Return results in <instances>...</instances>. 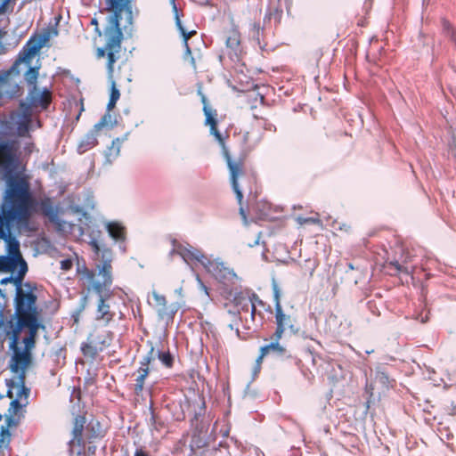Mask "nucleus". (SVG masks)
I'll return each instance as SVG.
<instances>
[{
    "instance_id": "ea45409f",
    "label": "nucleus",
    "mask_w": 456,
    "mask_h": 456,
    "mask_svg": "<svg viewBox=\"0 0 456 456\" xmlns=\"http://www.w3.org/2000/svg\"><path fill=\"white\" fill-rule=\"evenodd\" d=\"M157 355L160 362L167 368H171L174 364V358L169 352H158Z\"/></svg>"
},
{
    "instance_id": "338daca9",
    "label": "nucleus",
    "mask_w": 456,
    "mask_h": 456,
    "mask_svg": "<svg viewBox=\"0 0 456 456\" xmlns=\"http://www.w3.org/2000/svg\"><path fill=\"white\" fill-rule=\"evenodd\" d=\"M5 34V30H0V37H2Z\"/></svg>"
},
{
    "instance_id": "bb28decb",
    "label": "nucleus",
    "mask_w": 456,
    "mask_h": 456,
    "mask_svg": "<svg viewBox=\"0 0 456 456\" xmlns=\"http://www.w3.org/2000/svg\"><path fill=\"white\" fill-rule=\"evenodd\" d=\"M184 46H185V54L184 59L189 58L190 63L194 69H196V61L195 59L191 56V49L189 45V39L196 35L197 30H181Z\"/></svg>"
},
{
    "instance_id": "20e7f679",
    "label": "nucleus",
    "mask_w": 456,
    "mask_h": 456,
    "mask_svg": "<svg viewBox=\"0 0 456 456\" xmlns=\"http://www.w3.org/2000/svg\"><path fill=\"white\" fill-rule=\"evenodd\" d=\"M51 32H53L54 35L58 34V30H44L43 33L36 31L20 52L18 59L15 61L12 68L8 71L3 73L8 74V84H6L5 89L9 92L8 94H4V96L12 97L13 95V90H12L11 87L19 88L17 84L11 81L10 75L12 72L19 73L17 69L20 63H24L26 67L28 68L25 73V80L27 83L32 86L36 85L38 77V69L31 67V61L50 40Z\"/></svg>"
},
{
    "instance_id": "09e8293b",
    "label": "nucleus",
    "mask_w": 456,
    "mask_h": 456,
    "mask_svg": "<svg viewBox=\"0 0 456 456\" xmlns=\"http://www.w3.org/2000/svg\"><path fill=\"white\" fill-rule=\"evenodd\" d=\"M73 263L70 259H64L61 261V268L64 271H69L72 268Z\"/></svg>"
},
{
    "instance_id": "774afa93",
    "label": "nucleus",
    "mask_w": 456,
    "mask_h": 456,
    "mask_svg": "<svg viewBox=\"0 0 456 456\" xmlns=\"http://www.w3.org/2000/svg\"><path fill=\"white\" fill-rule=\"evenodd\" d=\"M3 416L0 414V420H2Z\"/></svg>"
},
{
    "instance_id": "a211bd4d",
    "label": "nucleus",
    "mask_w": 456,
    "mask_h": 456,
    "mask_svg": "<svg viewBox=\"0 0 456 456\" xmlns=\"http://www.w3.org/2000/svg\"><path fill=\"white\" fill-rule=\"evenodd\" d=\"M40 212L43 216H46L51 223H53L58 230H64L66 223L59 217L58 210L53 206L50 198L43 199L39 202Z\"/></svg>"
},
{
    "instance_id": "b1692460",
    "label": "nucleus",
    "mask_w": 456,
    "mask_h": 456,
    "mask_svg": "<svg viewBox=\"0 0 456 456\" xmlns=\"http://www.w3.org/2000/svg\"><path fill=\"white\" fill-rule=\"evenodd\" d=\"M92 341H95L101 345V351H103L105 348L110 346L114 334L110 330H105L101 333H93L89 336Z\"/></svg>"
},
{
    "instance_id": "412c9836",
    "label": "nucleus",
    "mask_w": 456,
    "mask_h": 456,
    "mask_svg": "<svg viewBox=\"0 0 456 456\" xmlns=\"http://www.w3.org/2000/svg\"><path fill=\"white\" fill-rule=\"evenodd\" d=\"M102 426L97 420H91L85 424L84 439L87 444H92L97 438L102 437Z\"/></svg>"
},
{
    "instance_id": "cd10ccee",
    "label": "nucleus",
    "mask_w": 456,
    "mask_h": 456,
    "mask_svg": "<svg viewBox=\"0 0 456 456\" xmlns=\"http://www.w3.org/2000/svg\"><path fill=\"white\" fill-rule=\"evenodd\" d=\"M176 313V307L174 305H165L158 308L159 319L164 322L166 324L173 322L175 314Z\"/></svg>"
},
{
    "instance_id": "5fc2aeb1",
    "label": "nucleus",
    "mask_w": 456,
    "mask_h": 456,
    "mask_svg": "<svg viewBox=\"0 0 456 456\" xmlns=\"http://www.w3.org/2000/svg\"><path fill=\"white\" fill-rule=\"evenodd\" d=\"M134 456H150V454L148 453V452L142 450V448L140 449H137L134 452Z\"/></svg>"
},
{
    "instance_id": "a18cd8bd",
    "label": "nucleus",
    "mask_w": 456,
    "mask_h": 456,
    "mask_svg": "<svg viewBox=\"0 0 456 456\" xmlns=\"http://www.w3.org/2000/svg\"><path fill=\"white\" fill-rule=\"evenodd\" d=\"M119 97H120L119 90L116 87L115 82L112 81L110 98L112 99L113 101H117L118 102Z\"/></svg>"
},
{
    "instance_id": "aec40b11",
    "label": "nucleus",
    "mask_w": 456,
    "mask_h": 456,
    "mask_svg": "<svg viewBox=\"0 0 456 456\" xmlns=\"http://www.w3.org/2000/svg\"><path fill=\"white\" fill-rule=\"evenodd\" d=\"M7 242V251L8 254L6 256L12 257V259L18 263L19 267H22V265H25V269L28 270L27 262L22 257V255L20 250V243L19 241L14 238L10 236L7 240H5Z\"/></svg>"
},
{
    "instance_id": "c756f323",
    "label": "nucleus",
    "mask_w": 456,
    "mask_h": 456,
    "mask_svg": "<svg viewBox=\"0 0 456 456\" xmlns=\"http://www.w3.org/2000/svg\"><path fill=\"white\" fill-rule=\"evenodd\" d=\"M52 102V93L48 89H44L41 94L33 99L32 103L37 107L46 110Z\"/></svg>"
},
{
    "instance_id": "3c124183",
    "label": "nucleus",
    "mask_w": 456,
    "mask_h": 456,
    "mask_svg": "<svg viewBox=\"0 0 456 456\" xmlns=\"http://www.w3.org/2000/svg\"><path fill=\"white\" fill-rule=\"evenodd\" d=\"M12 0H1V4H0V12H4L6 11L7 9V6L9 4V3L11 2Z\"/></svg>"
},
{
    "instance_id": "a19ab883",
    "label": "nucleus",
    "mask_w": 456,
    "mask_h": 456,
    "mask_svg": "<svg viewBox=\"0 0 456 456\" xmlns=\"http://www.w3.org/2000/svg\"><path fill=\"white\" fill-rule=\"evenodd\" d=\"M150 422L151 426L157 431H160L164 428V422L153 411L151 412Z\"/></svg>"
},
{
    "instance_id": "e2e57ef3",
    "label": "nucleus",
    "mask_w": 456,
    "mask_h": 456,
    "mask_svg": "<svg viewBox=\"0 0 456 456\" xmlns=\"http://www.w3.org/2000/svg\"><path fill=\"white\" fill-rule=\"evenodd\" d=\"M348 268H349L350 270H354V266L353 265V264H352V263H349V264H348Z\"/></svg>"
},
{
    "instance_id": "c03bdc74",
    "label": "nucleus",
    "mask_w": 456,
    "mask_h": 456,
    "mask_svg": "<svg viewBox=\"0 0 456 456\" xmlns=\"http://www.w3.org/2000/svg\"><path fill=\"white\" fill-rule=\"evenodd\" d=\"M297 222L300 224H321L320 219L317 217H301V216H299L297 218Z\"/></svg>"
},
{
    "instance_id": "9d476101",
    "label": "nucleus",
    "mask_w": 456,
    "mask_h": 456,
    "mask_svg": "<svg viewBox=\"0 0 456 456\" xmlns=\"http://www.w3.org/2000/svg\"><path fill=\"white\" fill-rule=\"evenodd\" d=\"M72 424L71 438L68 443V451L69 455L76 454L77 456H89L86 449V444L87 442L84 439L86 416L82 414L76 415L73 419Z\"/></svg>"
},
{
    "instance_id": "052dcab7",
    "label": "nucleus",
    "mask_w": 456,
    "mask_h": 456,
    "mask_svg": "<svg viewBox=\"0 0 456 456\" xmlns=\"http://www.w3.org/2000/svg\"><path fill=\"white\" fill-rule=\"evenodd\" d=\"M33 143L31 144H28L27 147H26V151L30 153L32 151V148H33Z\"/></svg>"
},
{
    "instance_id": "e433bc0d",
    "label": "nucleus",
    "mask_w": 456,
    "mask_h": 456,
    "mask_svg": "<svg viewBox=\"0 0 456 456\" xmlns=\"http://www.w3.org/2000/svg\"><path fill=\"white\" fill-rule=\"evenodd\" d=\"M317 265H318L314 259L308 258L305 260L300 266L304 274L308 275V277L312 278L314 276V273Z\"/></svg>"
},
{
    "instance_id": "5701e85b",
    "label": "nucleus",
    "mask_w": 456,
    "mask_h": 456,
    "mask_svg": "<svg viewBox=\"0 0 456 456\" xmlns=\"http://www.w3.org/2000/svg\"><path fill=\"white\" fill-rule=\"evenodd\" d=\"M28 273V269H25V265L22 267H19L18 272L15 275H11L9 277H5L0 281L1 285H5L7 283H12L15 287V290L24 282V278Z\"/></svg>"
},
{
    "instance_id": "473e14b6",
    "label": "nucleus",
    "mask_w": 456,
    "mask_h": 456,
    "mask_svg": "<svg viewBox=\"0 0 456 456\" xmlns=\"http://www.w3.org/2000/svg\"><path fill=\"white\" fill-rule=\"evenodd\" d=\"M387 268L392 270L391 274L394 275L401 273L410 274L413 272V270L406 265V261H404L403 264H400L398 261H391L387 264Z\"/></svg>"
},
{
    "instance_id": "603ef678",
    "label": "nucleus",
    "mask_w": 456,
    "mask_h": 456,
    "mask_svg": "<svg viewBox=\"0 0 456 456\" xmlns=\"http://www.w3.org/2000/svg\"><path fill=\"white\" fill-rule=\"evenodd\" d=\"M86 449V452L89 456H95L96 447L94 445H88Z\"/></svg>"
},
{
    "instance_id": "dca6fc26",
    "label": "nucleus",
    "mask_w": 456,
    "mask_h": 456,
    "mask_svg": "<svg viewBox=\"0 0 456 456\" xmlns=\"http://www.w3.org/2000/svg\"><path fill=\"white\" fill-rule=\"evenodd\" d=\"M203 267L208 273L215 277V279L221 282L230 281L235 276L233 271L225 266L223 262H220L217 259H213L209 256Z\"/></svg>"
},
{
    "instance_id": "c85d7f7f",
    "label": "nucleus",
    "mask_w": 456,
    "mask_h": 456,
    "mask_svg": "<svg viewBox=\"0 0 456 456\" xmlns=\"http://www.w3.org/2000/svg\"><path fill=\"white\" fill-rule=\"evenodd\" d=\"M122 142V139L116 138L112 141L111 145L107 149L105 157L109 163H111L119 155Z\"/></svg>"
},
{
    "instance_id": "72a5a7b5",
    "label": "nucleus",
    "mask_w": 456,
    "mask_h": 456,
    "mask_svg": "<svg viewBox=\"0 0 456 456\" xmlns=\"http://www.w3.org/2000/svg\"><path fill=\"white\" fill-rule=\"evenodd\" d=\"M29 222L24 225H19L16 223L8 224L4 217V214L2 213V219H0V239L7 240L12 236L10 232V226L16 225L19 228H26L28 225Z\"/></svg>"
},
{
    "instance_id": "79ce46f5",
    "label": "nucleus",
    "mask_w": 456,
    "mask_h": 456,
    "mask_svg": "<svg viewBox=\"0 0 456 456\" xmlns=\"http://www.w3.org/2000/svg\"><path fill=\"white\" fill-rule=\"evenodd\" d=\"M375 379L376 382L380 383L386 388H388L390 387L389 378L385 372H378Z\"/></svg>"
},
{
    "instance_id": "4468645a",
    "label": "nucleus",
    "mask_w": 456,
    "mask_h": 456,
    "mask_svg": "<svg viewBox=\"0 0 456 456\" xmlns=\"http://www.w3.org/2000/svg\"><path fill=\"white\" fill-rule=\"evenodd\" d=\"M201 102L203 103V112L206 116L205 125L208 126L210 128V134H212L216 140L218 142L220 146L223 148V152L224 151H228L225 147L224 137L219 132L217 128V120H216V110H213L208 103V100L204 94H201Z\"/></svg>"
},
{
    "instance_id": "c9c22d12",
    "label": "nucleus",
    "mask_w": 456,
    "mask_h": 456,
    "mask_svg": "<svg viewBox=\"0 0 456 456\" xmlns=\"http://www.w3.org/2000/svg\"><path fill=\"white\" fill-rule=\"evenodd\" d=\"M240 44V33L239 30H230L226 37V45L232 49H237Z\"/></svg>"
},
{
    "instance_id": "13d9d810",
    "label": "nucleus",
    "mask_w": 456,
    "mask_h": 456,
    "mask_svg": "<svg viewBox=\"0 0 456 456\" xmlns=\"http://www.w3.org/2000/svg\"><path fill=\"white\" fill-rule=\"evenodd\" d=\"M442 20H443V27H444V28H450L449 21L447 20H445V19H443Z\"/></svg>"
},
{
    "instance_id": "423d86ee",
    "label": "nucleus",
    "mask_w": 456,
    "mask_h": 456,
    "mask_svg": "<svg viewBox=\"0 0 456 456\" xmlns=\"http://www.w3.org/2000/svg\"><path fill=\"white\" fill-rule=\"evenodd\" d=\"M0 328L4 330L10 339V346H16L20 342V332L23 329L28 330V336L34 339L37 338L39 330H45L41 316L35 315L13 321V317L8 319L4 314V305H0Z\"/></svg>"
},
{
    "instance_id": "7c9ffc66",
    "label": "nucleus",
    "mask_w": 456,
    "mask_h": 456,
    "mask_svg": "<svg viewBox=\"0 0 456 456\" xmlns=\"http://www.w3.org/2000/svg\"><path fill=\"white\" fill-rule=\"evenodd\" d=\"M19 269V265L12 257L6 255L0 256V273H13Z\"/></svg>"
},
{
    "instance_id": "ddd939ff",
    "label": "nucleus",
    "mask_w": 456,
    "mask_h": 456,
    "mask_svg": "<svg viewBox=\"0 0 456 456\" xmlns=\"http://www.w3.org/2000/svg\"><path fill=\"white\" fill-rule=\"evenodd\" d=\"M173 245L172 254L180 256L188 265L200 264L203 266L208 257L201 250L189 244L183 245L174 240Z\"/></svg>"
},
{
    "instance_id": "f704fd0d",
    "label": "nucleus",
    "mask_w": 456,
    "mask_h": 456,
    "mask_svg": "<svg viewBox=\"0 0 456 456\" xmlns=\"http://www.w3.org/2000/svg\"><path fill=\"white\" fill-rule=\"evenodd\" d=\"M29 388L25 386V381L23 383H19L18 390H17V397L14 400H18L21 404V408L28 403V397L29 395Z\"/></svg>"
},
{
    "instance_id": "69168bd1",
    "label": "nucleus",
    "mask_w": 456,
    "mask_h": 456,
    "mask_svg": "<svg viewBox=\"0 0 456 456\" xmlns=\"http://www.w3.org/2000/svg\"><path fill=\"white\" fill-rule=\"evenodd\" d=\"M91 24H93V25H97V21H96V20H95V19H93V20H91Z\"/></svg>"
},
{
    "instance_id": "1a4fd4ad",
    "label": "nucleus",
    "mask_w": 456,
    "mask_h": 456,
    "mask_svg": "<svg viewBox=\"0 0 456 456\" xmlns=\"http://www.w3.org/2000/svg\"><path fill=\"white\" fill-rule=\"evenodd\" d=\"M131 0H105L108 10L111 11L107 28H128L133 25Z\"/></svg>"
},
{
    "instance_id": "680f3d73",
    "label": "nucleus",
    "mask_w": 456,
    "mask_h": 456,
    "mask_svg": "<svg viewBox=\"0 0 456 456\" xmlns=\"http://www.w3.org/2000/svg\"><path fill=\"white\" fill-rule=\"evenodd\" d=\"M452 39L456 43V32L453 31L452 34Z\"/></svg>"
},
{
    "instance_id": "4be33fe9",
    "label": "nucleus",
    "mask_w": 456,
    "mask_h": 456,
    "mask_svg": "<svg viewBox=\"0 0 456 456\" xmlns=\"http://www.w3.org/2000/svg\"><path fill=\"white\" fill-rule=\"evenodd\" d=\"M259 129H263L264 131L272 132V133H274L276 131L275 126L272 122H270L268 119H266L265 118H258V117L255 116V122L252 125V129H251V131H248L249 133L250 140H255L257 137L262 138L261 134L253 136L254 131L259 130ZM262 139H260V141Z\"/></svg>"
},
{
    "instance_id": "39448f33",
    "label": "nucleus",
    "mask_w": 456,
    "mask_h": 456,
    "mask_svg": "<svg viewBox=\"0 0 456 456\" xmlns=\"http://www.w3.org/2000/svg\"><path fill=\"white\" fill-rule=\"evenodd\" d=\"M94 45L95 55L98 59L107 56V69L111 75L114 65L118 59V53L121 51V44L124 39L123 30H95Z\"/></svg>"
},
{
    "instance_id": "37998d69",
    "label": "nucleus",
    "mask_w": 456,
    "mask_h": 456,
    "mask_svg": "<svg viewBox=\"0 0 456 456\" xmlns=\"http://www.w3.org/2000/svg\"><path fill=\"white\" fill-rule=\"evenodd\" d=\"M8 84V74H0V99L4 97V94H8V90L5 89V86Z\"/></svg>"
},
{
    "instance_id": "bf43d9fd",
    "label": "nucleus",
    "mask_w": 456,
    "mask_h": 456,
    "mask_svg": "<svg viewBox=\"0 0 456 456\" xmlns=\"http://www.w3.org/2000/svg\"><path fill=\"white\" fill-rule=\"evenodd\" d=\"M176 26H177V28H178L179 29L183 28L182 27V25H181V21H180V20H179L178 16H176Z\"/></svg>"
},
{
    "instance_id": "f03ea898",
    "label": "nucleus",
    "mask_w": 456,
    "mask_h": 456,
    "mask_svg": "<svg viewBox=\"0 0 456 456\" xmlns=\"http://www.w3.org/2000/svg\"><path fill=\"white\" fill-rule=\"evenodd\" d=\"M236 139L239 148L238 155L232 157L229 151H224V159L230 173L232 188L240 205V214L243 221L247 223V212L242 206L243 191L251 192L252 187L256 183V177L247 173L245 161L248 154L258 145L261 138L250 140L249 133L244 132L240 133Z\"/></svg>"
},
{
    "instance_id": "9b49d317",
    "label": "nucleus",
    "mask_w": 456,
    "mask_h": 456,
    "mask_svg": "<svg viewBox=\"0 0 456 456\" xmlns=\"http://www.w3.org/2000/svg\"><path fill=\"white\" fill-rule=\"evenodd\" d=\"M274 310L276 323V329L274 333H276V338H281L286 330H289L292 335H298L300 332V327L297 324L296 317L291 314H287L283 311L282 306L278 298L275 304Z\"/></svg>"
},
{
    "instance_id": "8fccbe9b",
    "label": "nucleus",
    "mask_w": 456,
    "mask_h": 456,
    "mask_svg": "<svg viewBox=\"0 0 456 456\" xmlns=\"http://www.w3.org/2000/svg\"><path fill=\"white\" fill-rule=\"evenodd\" d=\"M90 245H91L94 252L95 254L99 255L100 252H101V248H100V246H99L98 242L96 240H93V241L90 242Z\"/></svg>"
},
{
    "instance_id": "2eb2a0df",
    "label": "nucleus",
    "mask_w": 456,
    "mask_h": 456,
    "mask_svg": "<svg viewBox=\"0 0 456 456\" xmlns=\"http://www.w3.org/2000/svg\"><path fill=\"white\" fill-rule=\"evenodd\" d=\"M155 360L154 347L151 346L146 355L142 357L140 362V367L137 370V378L134 385V393L136 396H141L144 388V383L147 376L150 373V364Z\"/></svg>"
},
{
    "instance_id": "7ed1b4c3",
    "label": "nucleus",
    "mask_w": 456,
    "mask_h": 456,
    "mask_svg": "<svg viewBox=\"0 0 456 456\" xmlns=\"http://www.w3.org/2000/svg\"><path fill=\"white\" fill-rule=\"evenodd\" d=\"M101 258V263L96 265V269L98 276L102 277V281L95 280V273L92 270L86 269L85 274L93 289L99 295L94 319L99 323L108 326L114 321L117 314L118 320H123L125 315L122 311H117L115 305L111 304V295L110 293L103 295L104 292L110 290L113 281L112 251L109 248L102 250Z\"/></svg>"
},
{
    "instance_id": "864d4df0",
    "label": "nucleus",
    "mask_w": 456,
    "mask_h": 456,
    "mask_svg": "<svg viewBox=\"0 0 456 456\" xmlns=\"http://www.w3.org/2000/svg\"><path fill=\"white\" fill-rule=\"evenodd\" d=\"M356 25H357L358 27H365V26H368V25H369V23H368L367 19H366L365 17H362V18H360V19L358 20V21H357Z\"/></svg>"
},
{
    "instance_id": "58836bf2",
    "label": "nucleus",
    "mask_w": 456,
    "mask_h": 456,
    "mask_svg": "<svg viewBox=\"0 0 456 456\" xmlns=\"http://www.w3.org/2000/svg\"><path fill=\"white\" fill-rule=\"evenodd\" d=\"M251 300H253V301L250 304V307H249L250 315H251L252 321H255L256 315L257 314L256 313V305L264 306L265 304L256 293L251 294Z\"/></svg>"
},
{
    "instance_id": "4d7b16f0",
    "label": "nucleus",
    "mask_w": 456,
    "mask_h": 456,
    "mask_svg": "<svg viewBox=\"0 0 456 456\" xmlns=\"http://www.w3.org/2000/svg\"><path fill=\"white\" fill-rule=\"evenodd\" d=\"M0 296H1V297H2V298L4 299V303H3V304H2V303H0V305H4V309H5V308H6L7 297H6V295H5V294H4V293L2 292V290H1V289H0Z\"/></svg>"
},
{
    "instance_id": "4c0bfd02",
    "label": "nucleus",
    "mask_w": 456,
    "mask_h": 456,
    "mask_svg": "<svg viewBox=\"0 0 456 456\" xmlns=\"http://www.w3.org/2000/svg\"><path fill=\"white\" fill-rule=\"evenodd\" d=\"M236 305L240 307V310L243 312H248L250 307V304L253 300H251V296L246 297L242 296L235 297L234 298Z\"/></svg>"
},
{
    "instance_id": "0e129e2a",
    "label": "nucleus",
    "mask_w": 456,
    "mask_h": 456,
    "mask_svg": "<svg viewBox=\"0 0 456 456\" xmlns=\"http://www.w3.org/2000/svg\"><path fill=\"white\" fill-rule=\"evenodd\" d=\"M7 395L10 398H12V393L11 390H8Z\"/></svg>"
},
{
    "instance_id": "f257e3e1",
    "label": "nucleus",
    "mask_w": 456,
    "mask_h": 456,
    "mask_svg": "<svg viewBox=\"0 0 456 456\" xmlns=\"http://www.w3.org/2000/svg\"><path fill=\"white\" fill-rule=\"evenodd\" d=\"M25 170L17 140L0 141V175L6 179L1 210L8 224L24 225L30 221L37 201L30 191V184L24 176L14 175Z\"/></svg>"
},
{
    "instance_id": "a878e982",
    "label": "nucleus",
    "mask_w": 456,
    "mask_h": 456,
    "mask_svg": "<svg viewBox=\"0 0 456 456\" xmlns=\"http://www.w3.org/2000/svg\"><path fill=\"white\" fill-rule=\"evenodd\" d=\"M107 231L111 238L116 240H125L126 229L117 222H110L107 224Z\"/></svg>"
},
{
    "instance_id": "2f4dec72",
    "label": "nucleus",
    "mask_w": 456,
    "mask_h": 456,
    "mask_svg": "<svg viewBox=\"0 0 456 456\" xmlns=\"http://www.w3.org/2000/svg\"><path fill=\"white\" fill-rule=\"evenodd\" d=\"M282 11L274 9L265 17V26L278 27L281 24Z\"/></svg>"
},
{
    "instance_id": "49530a36",
    "label": "nucleus",
    "mask_w": 456,
    "mask_h": 456,
    "mask_svg": "<svg viewBox=\"0 0 456 456\" xmlns=\"http://www.w3.org/2000/svg\"><path fill=\"white\" fill-rule=\"evenodd\" d=\"M23 343L25 344V349L23 351H28L34 347L35 346V343H36V339L32 338H29V337H26L23 338Z\"/></svg>"
},
{
    "instance_id": "0eeeda50",
    "label": "nucleus",
    "mask_w": 456,
    "mask_h": 456,
    "mask_svg": "<svg viewBox=\"0 0 456 456\" xmlns=\"http://www.w3.org/2000/svg\"><path fill=\"white\" fill-rule=\"evenodd\" d=\"M37 286L32 281H24L16 290L13 298L14 314L11 315L10 310L6 311L8 319L13 317L16 320L39 315L37 306Z\"/></svg>"
},
{
    "instance_id": "393cba45",
    "label": "nucleus",
    "mask_w": 456,
    "mask_h": 456,
    "mask_svg": "<svg viewBox=\"0 0 456 456\" xmlns=\"http://www.w3.org/2000/svg\"><path fill=\"white\" fill-rule=\"evenodd\" d=\"M99 345V343L92 341L91 338L88 337L87 342L82 344L81 351L85 356L94 359L102 352Z\"/></svg>"
},
{
    "instance_id": "f8f14e48",
    "label": "nucleus",
    "mask_w": 456,
    "mask_h": 456,
    "mask_svg": "<svg viewBox=\"0 0 456 456\" xmlns=\"http://www.w3.org/2000/svg\"><path fill=\"white\" fill-rule=\"evenodd\" d=\"M10 347L13 350V354L9 361V369L18 376V382L23 383L26 379V371L31 363V354L28 351H22L16 346Z\"/></svg>"
},
{
    "instance_id": "f3484780",
    "label": "nucleus",
    "mask_w": 456,
    "mask_h": 456,
    "mask_svg": "<svg viewBox=\"0 0 456 456\" xmlns=\"http://www.w3.org/2000/svg\"><path fill=\"white\" fill-rule=\"evenodd\" d=\"M107 124V116H103L101 120L94 126L93 130L89 131L80 141L78 144L79 153H84L94 147L97 143V133Z\"/></svg>"
},
{
    "instance_id": "6e6d98bb",
    "label": "nucleus",
    "mask_w": 456,
    "mask_h": 456,
    "mask_svg": "<svg viewBox=\"0 0 456 456\" xmlns=\"http://www.w3.org/2000/svg\"><path fill=\"white\" fill-rule=\"evenodd\" d=\"M116 103H117V101H113L112 99L110 98L109 102L107 104V109L109 110H112L115 107Z\"/></svg>"
},
{
    "instance_id": "de8ad7c7",
    "label": "nucleus",
    "mask_w": 456,
    "mask_h": 456,
    "mask_svg": "<svg viewBox=\"0 0 456 456\" xmlns=\"http://www.w3.org/2000/svg\"><path fill=\"white\" fill-rule=\"evenodd\" d=\"M153 297L159 307L167 305V299L164 296L154 293Z\"/></svg>"
},
{
    "instance_id": "6ab92c4d",
    "label": "nucleus",
    "mask_w": 456,
    "mask_h": 456,
    "mask_svg": "<svg viewBox=\"0 0 456 456\" xmlns=\"http://www.w3.org/2000/svg\"><path fill=\"white\" fill-rule=\"evenodd\" d=\"M272 342L268 345H265L260 348V354L256 359L257 363H261L264 357H265L270 353H274L277 355L282 356L286 354V348L280 344L281 338H276V333H273L272 336Z\"/></svg>"
},
{
    "instance_id": "6e6552de",
    "label": "nucleus",
    "mask_w": 456,
    "mask_h": 456,
    "mask_svg": "<svg viewBox=\"0 0 456 456\" xmlns=\"http://www.w3.org/2000/svg\"><path fill=\"white\" fill-rule=\"evenodd\" d=\"M21 404L18 400H12L8 413L4 415V422L0 426V456H5L12 452L11 443L12 430L16 429L21 418Z\"/></svg>"
}]
</instances>
